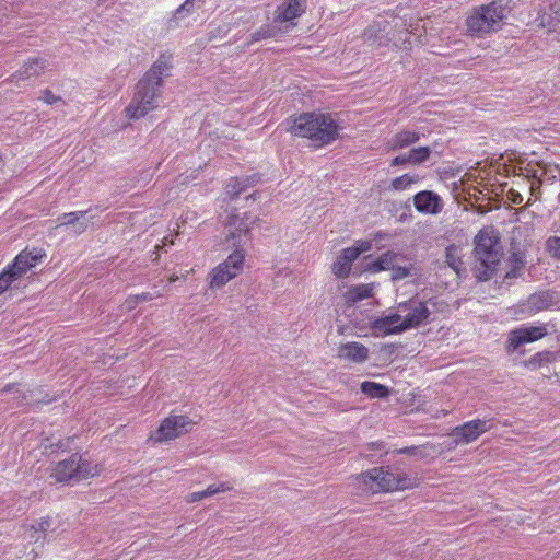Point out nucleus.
<instances>
[{
	"instance_id": "obj_1",
	"label": "nucleus",
	"mask_w": 560,
	"mask_h": 560,
	"mask_svg": "<svg viewBox=\"0 0 560 560\" xmlns=\"http://www.w3.org/2000/svg\"><path fill=\"white\" fill-rule=\"evenodd\" d=\"M172 68V55H162L137 83L131 102L125 108L129 120H138L159 107L163 78Z\"/></svg>"
},
{
	"instance_id": "obj_2",
	"label": "nucleus",
	"mask_w": 560,
	"mask_h": 560,
	"mask_svg": "<svg viewBox=\"0 0 560 560\" xmlns=\"http://www.w3.org/2000/svg\"><path fill=\"white\" fill-rule=\"evenodd\" d=\"M287 124L289 133L310 140L314 148L328 145L339 137L340 127L330 114L303 113L291 116Z\"/></svg>"
},
{
	"instance_id": "obj_3",
	"label": "nucleus",
	"mask_w": 560,
	"mask_h": 560,
	"mask_svg": "<svg viewBox=\"0 0 560 560\" xmlns=\"http://www.w3.org/2000/svg\"><path fill=\"white\" fill-rule=\"evenodd\" d=\"M372 493L396 492L418 488L421 479L407 474H395L387 467H375L355 476Z\"/></svg>"
},
{
	"instance_id": "obj_4",
	"label": "nucleus",
	"mask_w": 560,
	"mask_h": 560,
	"mask_svg": "<svg viewBox=\"0 0 560 560\" xmlns=\"http://www.w3.org/2000/svg\"><path fill=\"white\" fill-rule=\"evenodd\" d=\"M500 241L499 232H494L492 229V282L498 285L499 289L504 288L508 290L513 285L514 281L522 277L526 267V254L512 244L511 249L506 258L500 261L495 258V245Z\"/></svg>"
},
{
	"instance_id": "obj_5",
	"label": "nucleus",
	"mask_w": 560,
	"mask_h": 560,
	"mask_svg": "<svg viewBox=\"0 0 560 560\" xmlns=\"http://www.w3.org/2000/svg\"><path fill=\"white\" fill-rule=\"evenodd\" d=\"M101 472V466L79 453H73L68 458L59 460L50 471V478L56 483L74 485L83 480L94 478Z\"/></svg>"
},
{
	"instance_id": "obj_6",
	"label": "nucleus",
	"mask_w": 560,
	"mask_h": 560,
	"mask_svg": "<svg viewBox=\"0 0 560 560\" xmlns=\"http://www.w3.org/2000/svg\"><path fill=\"white\" fill-rule=\"evenodd\" d=\"M245 262V250L234 249L224 261L211 269L208 284L211 290L223 288L231 280L242 273Z\"/></svg>"
},
{
	"instance_id": "obj_7",
	"label": "nucleus",
	"mask_w": 560,
	"mask_h": 560,
	"mask_svg": "<svg viewBox=\"0 0 560 560\" xmlns=\"http://www.w3.org/2000/svg\"><path fill=\"white\" fill-rule=\"evenodd\" d=\"M196 424L187 416L170 415L165 418L159 428L149 436V441L154 443L167 442L189 432Z\"/></svg>"
},
{
	"instance_id": "obj_8",
	"label": "nucleus",
	"mask_w": 560,
	"mask_h": 560,
	"mask_svg": "<svg viewBox=\"0 0 560 560\" xmlns=\"http://www.w3.org/2000/svg\"><path fill=\"white\" fill-rule=\"evenodd\" d=\"M474 273L478 281H487L490 277V230L481 229L474 240Z\"/></svg>"
},
{
	"instance_id": "obj_9",
	"label": "nucleus",
	"mask_w": 560,
	"mask_h": 560,
	"mask_svg": "<svg viewBox=\"0 0 560 560\" xmlns=\"http://www.w3.org/2000/svg\"><path fill=\"white\" fill-rule=\"evenodd\" d=\"M372 249V242L368 240H360L353 246L347 247L341 250L331 266V271L338 279L347 278L352 269V265L357 258Z\"/></svg>"
},
{
	"instance_id": "obj_10",
	"label": "nucleus",
	"mask_w": 560,
	"mask_h": 560,
	"mask_svg": "<svg viewBox=\"0 0 560 560\" xmlns=\"http://www.w3.org/2000/svg\"><path fill=\"white\" fill-rule=\"evenodd\" d=\"M548 330L546 325H527L523 324L520 327L512 329L506 339V351L509 353L516 352L520 347L538 341L547 336Z\"/></svg>"
},
{
	"instance_id": "obj_11",
	"label": "nucleus",
	"mask_w": 560,
	"mask_h": 560,
	"mask_svg": "<svg viewBox=\"0 0 560 560\" xmlns=\"http://www.w3.org/2000/svg\"><path fill=\"white\" fill-rule=\"evenodd\" d=\"M252 224V218L246 213L231 215L226 224L228 234L224 238L226 248L243 249V245L249 238Z\"/></svg>"
},
{
	"instance_id": "obj_12",
	"label": "nucleus",
	"mask_w": 560,
	"mask_h": 560,
	"mask_svg": "<svg viewBox=\"0 0 560 560\" xmlns=\"http://www.w3.org/2000/svg\"><path fill=\"white\" fill-rule=\"evenodd\" d=\"M528 24L533 27L547 28L548 32L556 31L560 24V4L555 2L550 4L538 3L529 14Z\"/></svg>"
},
{
	"instance_id": "obj_13",
	"label": "nucleus",
	"mask_w": 560,
	"mask_h": 560,
	"mask_svg": "<svg viewBox=\"0 0 560 560\" xmlns=\"http://www.w3.org/2000/svg\"><path fill=\"white\" fill-rule=\"evenodd\" d=\"M307 8V0H282L273 13L276 23H287L285 31L296 26L295 20L302 16Z\"/></svg>"
},
{
	"instance_id": "obj_14",
	"label": "nucleus",
	"mask_w": 560,
	"mask_h": 560,
	"mask_svg": "<svg viewBox=\"0 0 560 560\" xmlns=\"http://www.w3.org/2000/svg\"><path fill=\"white\" fill-rule=\"evenodd\" d=\"M511 161V154H508L506 158L503 153H500L498 159H495V154L492 153V211L500 207V205H495V198L499 197L500 194H503L505 183H501L497 176L508 177L511 173H514V167L512 164H508Z\"/></svg>"
},
{
	"instance_id": "obj_15",
	"label": "nucleus",
	"mask_w": 560,
	"mask_h": 560,
	"mask_svg": "<svg viewBox=\"0 0 560 560\" xmlns=\"http://www.w3.org/2000/svg\"><path fill=\"white\" fill-rule=\"evenodd\" d=\"M46 256L42 248L24 249L19 253L7 267L21 280L32 268L39 264Z\"/></svg>"
},
{
	"instance_id": "obj_16",
	"label": "nucleus",
	"mask_w": 560,
	"mask_h": 560,
	"mask_svg": "<svg viewBox=\"0 0 560 560\" xmlns=\"http://www.w3.org/2000/svg\"><path fill=\"white\" fill-rule=\"evenodd\" d=\"M487 431V423L481 420H471L452 430L450 436L455 446L469 444Z\"/></svg>"
},
{
	"instance_id": "obj_17",
	"label": "nucleus",
	"mask_w": 560,
	"mask_h": 560,
	"mask_svg": "<svg viewBox=\"0 0 560 560\" xmlns=\"http://www.w3.org/2000/svg\"><path fill=\"white\" fill-rule=\"evenodd\" d=\"M398 310L401 313H406L402 317V329L406 330L420 326L431 314L424 302L400 303Z\"/></svg>"
},
{
	"instance_id": "obj_18",
	"label": "nucleus",
	"mask_w": 560,
	"mask_h": 560,
	"mask_svg": "<svg viewBox=\"0 0 560 560\" xmlns=\"http://www.w3.org/2000/svg\"><path fill=\"white\" fill-rule=\"evenodd\" d=\"M467 30L472 36H479L490 28V5L483 4L475 9L467 18Z\"/></svg>"
},
{
	"instance_id": "obj_19",
	"label": "nucleus",
	"mask_w": 560,
	"mask_h": 560,
	"mask_svg": "<svg viewBox=\"0 0 560 560\" xmlns=\"http://www.w3.org/2000/svg\"><path fill=\"white\" fill-rule=\"evenodd\" d=\"M337 358L351 363H363L369 359V349L357 341L346 342L338 347Z\"/></svg>"
},
{
	"instance_id": "obj_20",
	"label": "nucleus",
	"mask_w": 560,
	"mask_h": 560,
	"mask_svg": "<svg viewBox=\"0 0 560 560\" xmlns=\"http://www.w3.org/2000/svg\"><path fill=\"white\" fill-rule=\"evenodd\" d=\"M413 205L417 211L425 214H436L442 208L440 197L430 190L417 192L413 196Z\"/></svg>"
},
{
	"instance_id": "obj_21",
	"label": "nucleus",
	"mask_w": 560,
	"mask_h": 560,
	"mask_svg": "<svg viewBox=\"0 0 560 560\" xmlns=\"http://www.w3.org/2000/svg\"><path fill=\"white\" fill-rule=\"evenodd\" d=\"M402 316L399 314H390L375 319L372 324L373 330L378 335H390L405 331L402 329Z\"/></svg>"
},
{
	"instance_id": "obj_22",
	"label": "nucleus",
	"mask_w": 560,
	"mask_h": 560,
	"mask_svg": "<svg viewBox=\"0 0 560 560\" xmlns=\"http://www.w3.org/2000/svg\"><path fill=\"white\" fill-rule=\"evenodd\" d=\"M46 68V60L42 58L28 59L18 71L11 77L10 81L18 82L20 80H28L38 77Z\"/></svg>"
},
{
	"instance_id": "obj_23",
	"label": "nucleus",
	"mask_w": 560,
	"mask_h": 560,
	"mask_svg": "<svg viewBox=\"0 0 560 560\" xmlns=\"http://www.w3.org/2000/svg\"><path fill=\"white\" fill-rule=\"evenodd\" d=\"M260 182V175L259 174H253L247 176H241V177H231L229 182L225 185V192L226 195L234 199L238 195H241L243 191H245L246 188L254 186Z\"/></svg>"
},
{
	"instance_id": "obj_24",
	"label": "nucleus",
	"mask_w": 560,
	"mask_h": 560,
	"mask_svg": "<svg viewBox=\"0 0 560 560\" xmlns=\"http://www.w3.org/2000/svg\"><path fill=\"white\" fill-rule=\"evenodd\" d=\"M374 290V283H361L352 285L343 294L345 302L349 305H353L362 300L373 296Z\"/></svg>"
},
{
	"instance_id": "obj_25",
	"label": "nucleus",
	"mask_w": 560,
	"mask_h": 560,
	"mask_svg": "<svg viewBox=\"0 0 560 560\" xmlns=\"http://www.w3.org/2000/svg\"><path fill=\"white\" fill-rule=\"evenodd\" d=\"M511 11L510 0H492V35L498 33L499 23H508Z\"/></svg>"
},
{
	"instance_id": "obj_26",
	"label": "nucleus",
	"mask_w": 560,
	"mask_h": 560,
	"mask_svg": "<svg viewBox=\"0 0 560 560\" xmlns=\"http://www.w3.org/2000/svg\"><path fill=\"white\" fill-rule=\"evenodd\" d=\"M480 186H475L472 192H469L470 198L475 200V207L481 214L490 211V186L488 183H479Z\"/></svg>"
},
{
	"instance_id": "obj_27",
	"label": "nucleus",
	"mask_w": 560,
	"mask_h": 560,
	"mask_svg": "<svg viewBox=\"0 0 560 560\" xmlns=\"http://www.w3.org/2000/svg\"><path fill=\"white\" fill-rule=\"evenodd\" d=\"M420 135L412 130H402L397 132L389 141L392 150H399L416 143Z\"/></svg>"
},
{
	"instance_id": "obj_28",
	"label": "nucleus",
	"mask_w": 560,
	"mask_h": 560,
	"mask_svg": "<svg viewBox=\"0 0 560 560\" xmlns=\"http://www.w3.org/2000/svg\"><path fill=\"white\" fill-rule=\"evenodd\" d=\"M360 389L370 398H386L389 396V389L380 383L364 381L360 385Z\"/></svg>"
},
{
	"instance_id": "obj_29",
	"label": "nucleus",
	"mask_w": 560,
	"mask_h": 560,
	"mask_svg": "<svg viewBox=\"0 0 560 560\" xmlns=\"http://www.w3.org/2000/svg\"><path fill=\"white\" fill-rule=\"evenodd\" d=\"M163 294L161 292L156 293H150V292H142L138 294H130L126 298L124 302V307L126 311L131 312L133 311L140 303L152 301L153 299L161 298Z\"/></svg>"
},
{
	"instance_id": "obj_30",
	"label": "nucleus",
	"mask_w": 560,
	"mask_h": 560,
	"mask_svg": "<svg viewBox=\"0 0 560 560\" xmlns=\"http://www.w3.org/2000/svg\"><path fill=\"white\" fill-rule=\"evenodd\" d=\"M420 182V176L418 174L406 173L401 176L394 178L390 182V188L396 191H402L411 188L413 184Z\"/></svg>"
},
{
	"instance_id": "obj_31",
	"label": "nucleus",
	"mask_w": 560,
	"mask_h": 560,
	"mask_svg": "<svg viewBox=\"0 0 560 560\" xmlns=\"http://www.w3.org/2000/svg\"><path fill=\"white\" fill-rule=\"evenodd\" d=\"M231 489H232V486L229 482H221L219 485H210L203 491L191 493L190 501L196 502V501H199V500H201L203 498H207V497H210V495H214V494L220 493V492L230 491Z\"/></svg>"
},
{
	"instance_id": "obj_32",
	"label": "nucleus",
	"mask_w": 560,
	"mask_h": 560,
	"mask_svg": "<svg viewBox=\"0 0 560 560\" xmlns=\"http://www.w3.org/2000/svg\"><path fill=\"white\" fill-rule=\"evenodd\" d=\"M396 254L394 252H386L382 254L376 260L373 261L370 269L373 272H380L383 270H390L393 268V264L396 259Z\"/></svg>"
},
{
	"instance_id": "obj_33",
	"label": "nucleus",
	"mask_w": 560,
	"mask_h": 560,
	"mask_svg": "<svg viewBox=\"0 0 560 560\" xmlns=\"http://www.w3.org/2000/svg\"><path fill=\"white\" fill-rule=\"evenodd\" d=\"M551 303V295L548 292L534 293L528 299V306L532 311L539 312L547 308Z\"/></svg>"
},
{
	"instance_id": "obj_34",
	"label": "nucleus",
	"mask_w": 560,
	"mask_h": 560,
	"mask_svg": "<svg viewBox=\"0 0 560 560\" xmlns=\"http://www.w3.org/2000/svg\"><path fill=\"white\" fill-rule=\"evenodd\" d=\"M460 248L454 244L446 247L445 256L446 262L448 266L459 273L460 268L463 267V261L460 258Z\"/></svg>"
},
{
	"instance_id": "obj_35",
	"label": "nucleus",
	"mask_w": 560,
	"mask_h": 560,
	"mask_svg": "<svg viewBox=\"0 0 560 560\" xmlns=\"http://www.w3.org/2000/svg\"><path fill=\"white\" fill-rule=\"evenodd\" d=\"M430 153L429 147H418L408 151V158L411 161V165H419L429 159Z\"/></svg>"
},
{
	"instance_id": "obj_36",
	"label": "nucleus",
	"mask_w": 560,
	"mask_h": 560,
	"mask_svg": "<svg viewBox=\"0 0 560 560\" xmlns=\"http://www.w3.org/2000/svg\"><path fill=\"white\" fill-rule=\"evenodd\" d=\"M16 281H19V279L8 267H5L0 273V295Z\"/></svg>"
},
{
	"instance_id": "obj_37",
	"label": "nucleus",
	"mask_w": 560,
	"mask_h": 560,
	"mask_svg": "<svg viewBox=\"0 0 560 560\" xmlns=\"http://www.w3.org/2000/svg\"><path fill=\"white\" fill-rule=\"evenodd\" d=\"M551 359V352L542 351L533 355L527 362L526 366L529 369H537L548 363Z\"/></svg>"
},
{
	"instance_id": "obj_38",
	"label": "nucleus",
	"mask_w": 560,
	"mask_h": 560,
	"mask_svg": "<svg viewBox=\"0 0 560 560\" xmlns=\"http://www.w3.org/2000/svg\"><path fill=\"white\" fill-rule=\"evenodd\" d=\"M84 214H85L84 211H74V212L63 213V214L59 215L57 219L58 226L73 224L77 221H79V219L82 218Z\"/></svg>"
},
{
	"instance_id": "obj_39",
	"label": "nucleus",
	"mask_w": 560,
	"mask_h": 560,
	"mask_svg": "<svg viewBox=\"0 0 560 560\" xmlns=\"http://www.w3.org/2000/svg\"><path fill=\"white\" fill-rule=\"evenodd\" d=\"M49 526H50V522L48 518L42 520L40 522H38V524L36 526H32L30 529L31 532L40 533V534H38L37 536H35L34 534H31V538L35 539V541H38L39 539H45V535H46V532L48 530Z\"/></svg>"
},
{
	"instance_id": "obj_40",
	"label": "nucleus",
	"mask_w": 560,
	"mask_h": 560,
	"mask_svg": "<svg viewBox=\"0 0 560 560\" xmlns=\"http://www.w3.org/2000/svg\"><path fill=\"white\" fill-rule=\"evenodd\" d=\"M546 249L552 257L560 259V236H550L546 241Z\"/></svg>"
},
{
	"instance_id": "obj_41",
	"label": "nucleus",
	"mask_w": 560,
	"mask_h": 560,
	"mask_svg": "<svg viewBox=\"0 0 560 560\" xmlns=\"http://www.w3.org/2000/svg\"><path fill=\"white\" fill-rule=\"evenodd\" d=\"M390 270H392V278L394 280L405 279L410 273L409 268L402 267V266H395L394 264H393V268H390Z\"/></svg>"
},
{
	"instance_id": "obj_42",
	"label": "nucleus",
	"mask_w": 560,
	"mask_h": 560,
	"mask_svg": "<svg viewBox=\"0 0 560 560\" xmlns=\"http://www.w3.org/2000/svg\"><path fill=\"white\" fill-rule=\"evenodd\" d=\"M424 448H425V446L405 447V448H401L399 451V453L407 454V455L419 456V457H424L425 456Z\"/></svg>"
},
{
	"instance_id": "obj_43",
	"label": "nucleus",
	"mask_w": 560,
	"mask_h": 560,
	"mask_svg": "<svg viewBox=\"0 0 560 560\" xmlns=\"http://www.w3.org/2000/svg\"><path fill=\"white\" fill-rule=\"evenodd\" d=\"M400 165H411V161L410 159L408 158V152L404 153V154H400L398 156H395L392 161H390V166L395 167V166H400Z\"/></svg>"
},
{
	"instance_id": "obj_44",
	"label": "nucleus",
	"mask_w": 560,
	"mask_h": 560,
	"mask_svg": "<svg viewBox=\"0 0 560 560\" xmlns=\"http://www.w3.org/2000/svg\"><path fill=\"white\" fill-rule=\"evenodd\" d=\"M42 100L51 105V104H55L56 102H58L60 100V97L56 96L50 90L46 89L44 92H43V97Z\"/></svg>"
},
{
	"instance_id": "obj_45",
	"label": "nucleus",
	"mask_w": 560,
	"mask_h": 560,
	"mask_svg": "<svg viewBox=\"0 0 560 560\" xmlns=\"http://www.w3.org/2000/svg\"><path fill=\"white\" fill-rule=\"evenodd\" d=\"M73 440V438H68L66 443L63 441H59L57 447L60 450H67L69 447V443Z\"/></svg>"
},
{
	"instance_id": "obj_46",
	"label": "nucleus",
	"mask_w": 560,
	"mask_h": 560,
	"mask_svg": "<svg viewBox=\"0 0 560 560\" xmlns=\"http://www.w3.org/2000/svg\"><path fill=\"white\" fill-rule=\"evenodd\" d=\"M511 192H513V199L512 201L514 203H518L523 200L522 196L520 194H515L512 189L510 190Z\"/></svg>"
},
{
	"instance_id": "obj_47",
	"label": "nucleus",
	"mask_w": 560,
	"mask_h": 560,
	"mask_svg": "<svg viewBox=\"0 0 560 560\" xmlns=\"http://www.w3.org/2000/svg\"><path fill=\"white\" fill-rule=\"evenodd\" d=\"M13 386H14V384H8V385H5V386L2 388V390H1V392H3V393L11 392V390H12V388H13Z\"/></svg>"
},
{
	"instance_id": "obj_48",
	"label": "nucleus",
	"mask_w": 560,
	"mask_h": 560,
	"mask_svg": "<svg viewBox=\"0 0 560 560\" xmlns=\"http://www.w3.org/2000/svg\"><path fill=\"white\" fill-rule=\"evenodd\" d=\"M178 279H179V278H178V276H177V275H172V276L168 278V281H170L171 283H173V282H176Z\"/></svg>"
},
{
	"instance_id": "obj_49",
	"label": "nucleus",
	"mask_w": 560,
	"mask_h": 560,
	"mask_svg": "<svg viewBox=\"0 0 560 560\" xmlns=\"http://www.w3.org/2000/svg\"><path fill=\"white\" fill-rule=\"evenodd\" d=\"M190 0H186V2L184 4L180 5V8L178 9V11L185 9L188 4H189Z\"/></svg>"
},
{
	"instance_id": "obj_50",
	"label": "nucleus",
	"mask_w": 560,
	"mask_h": 560,
	"mask_svg": "<svg viewBox=\"0 0 560 560\" xmlns=\"http://www.w3.org/2000/svg\"><path fill=\"white\" fill-rule=\"evenodd\" d=\"M276 33L273 31H269L268 33L264 34L262 37L273 36Z\"/></svg>"
},
{
	"instance_id": "obj_51",
	"label": "nucleus",
	"mask_w": 560,
	"mask_h": 560,
	"mask_svg": "<svg viewBox=\"0 0 560 560\" xmlns=\"http://www.w3.org/2000/svg\"><path fill=\"white\" fill-rule=\"evenodd\" d=\"M25 398H26V395H23L22 399H25ZM22 405H23V400L18 402V406H22Z\"/></svg>"
}]
</instances>
